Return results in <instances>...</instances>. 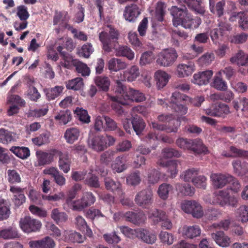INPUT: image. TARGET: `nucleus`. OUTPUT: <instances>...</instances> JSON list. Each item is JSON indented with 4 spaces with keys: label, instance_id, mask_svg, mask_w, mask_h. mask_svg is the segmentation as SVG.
Here are the masks:
<instances>
[{
    "label": "nucleus",
    "instance_id": "obj_1",
    "mask_svg": "<svg viewBox=\"0 0 248 248\" xmlns=\"http://www.w3.org/2000/svg\"><path fill=\"white\" fill-rule=\"evenodd\" d=\"M119 36L118 31L112 28L110 29L108 33L105 31L101 32L99 38L102 44L103 49L107 53L112 52L114 49L116 56L125 57L129 60H133L134 58V53L130 47L126 46H120L117 47Z\"/></svg>",
    "mask_w": 248,
    "mask_h": 248
},
{
    "label": "nucleus",
    "instance_id": "obj_2",
    "mask_svg": "<svg viewBox=\"0 0 248 248\" xmlns=\"http://www.w3.org/2000/svg\"><path fill=\"white\" fill-rule=\"evenodd\" d=\"M170 13L173 16L172 22L175 27L181 25L185 29H189L199 27V23L191 17L185 5L181 7L173 6L170 9Z\"/></svg>",
    "mask_w": 248,
    "mask_h": 248
},
{
    "label": "nucleus",
    "instance_id": "obj_3",
    "mask_svg": "<svg viewBox=\"0 0 248 248\" xmlns=\"http://www.w3.org/2000/svg\"><path fill=\"white\" fill-rule=\"evenodd\" d=\"M181 209L186 213L191 214L194 217H202L203 215L202 208L194 200L185 201L181 203Z\"/></svg>",
    "mask_w": 248,
    "mask_h": 248
},
{
    "label": "nucleus",
    "instance_id": "obj_4",
    "mask_svg": "<svg viewBox=\"0 0 248 248\" xmlns=\"http://www.w3.org/2000/svg\"><path fill=\"white\" fill-rule=\"evenodd\" d=\"M178 56L175 49L174 48L168 49L159 53L156 61L160 65L169 66L175 62Z\"/></svg>",
    "mask_w": 248,
    "mask_h": 248
},
{
    "label": "nucleus",
    "instance_id": "obj_5",
    "mask_svg": "<svg viewBox=\"0 0 248 248\" xmlns=\"http://www.w3.org/2000/svg\"><path fill=\"white\" fill-rule=\"evenodd\" d=\"M19 225L24 232L29 233L39 231L42 224L40 221L36 219L26 216L20 219Z\"/></svg>",
    "mask_w": 248,
    "mask_h": 248
},
{
    "label": "nucleus",
    "instance_id": "obj_6",
    "mask_svg": "<svg viewBox=\"0 0 248 248\" xmlns=\"http://www.w3.org/2000/svg\"><path fill=\"white\" fill-rule=\"evenodd\" d=\"M153 196L152 191L150 189H143L136 194L135 202L138 205L148 208L153 202Z\"/></svg>",
    "mask_w": 248,
    "mask_h": 248
},
{
    "label": "nucleus",
    "instance_id": "obj_7",
    "mask_svg": "<svg viewBox=\"0 0 248 248\" xmlns=\"http://www.w3.org/2000/svg\"><path fill=\"white\" fill-rule=\"evenodd\" d=\"M95 201V197L92 192H86L83 194L80 200L73 202V207L75 210L81 211L85 208L91 206Z\"/></svg>",
    "mask_w": 248,
    "mask_h": 248
},
{
    "label": "nucleus",
    "instance_id": "obj_8",
    "mask_svg": "<svg viewBox=\"0 0 248 248\" xmlns=\"http://www.w3.org/2000/svg\"><path fill=\"white\" fill-rule=\"evenodd\" d=\"M230 112L228 105L224 103L213 105L205 110V113L208 115L222 118H225Z\"/></svg>",
    "mask_w": 248,
    "mask_h": 248
},
{
    "label": "nucleus",
    "instance_id": "obj_9",
    "mask_svg": "<svg viewBox=\"0 0 248 248\" xmlns=\"http://www.w3.org/2000/svg\"><path fill=\"white\" fill-rule=\"evenodd\" d=\"M105 138L104 136H89L88 143L90 148L93 150L100 152L107 148Z\"/></svg>",
    "mask_w": 248,
    "mask_h": 248
},
{
    "label": "nucleus",
    "instance_id": "obj_10",
    "mask_svg": "<svg viewBox=\"0 0 248 248\" xmlns=\"http://www.w3.org/2000/svg\"><path fill=\"white\" fill-rule=\"evenodd\" d=\"M140 13L139 7L135 4H132L125 7L123 16L125 20L134 23L136 21Z\"/></svg>",
    "mask_w": 248,
    "mask_h": 248
},
{
    "label": "nucleus",
    "instance_id": "obj_11",
    "mask_svg": "<svg viewBox=\"0 0 248 248\" xmlns=\"http://www.w3.org/2000/svg\"><path fill=\"white\" fill-rule=\"evenodd\" d=\"M210 178L213 181L214 187L216 188H221L227 184L231 183L233 176L229 174L213 173L211 174Z\"/></svg>",
    "mask_w": 248,
    "mask_h": 248
},
{
    "label": "nucleus",
    "instance_id": "obj_12",
    "mask_svg": "<svg viewBox=\"0 0 248 248\" xmlns=\"http://www.w3.org/2000/svg\"><path fill=\"white\" fill-rule=\"evenodd\" d=\"M213 75L212 70H206L198 72L193 75L192 82L200 86L207 85L209 83Z\"/></svg>",
    "mask_w": 248,
    "mask_h": 248
},
{
    "label": "nucleus",
    "instance_id": "obj_13",
    "mask_svg": "<svg viewBox=\"0 0 248 248\" xmlns=\"http://www.w3.org/2000/svg\"><path fill=\"white\" fill-rule=\"evenodd\" d=\"M58 150L53 149L50 150L49 152L46 153L42 151L36 152L39 165H45L51 163L54 159V156L57 155Z\"/></svg>",
    "mask_w": 248,
    "mask_h": 248
},
{
    "label": "nucleus",
    "instance_id": "obj_14",
    "mask_svg": "<svg viewBox=\"0 0 248 248\" xmlns=\"http://www.w3.org/2000/svg\"><path fill=\"white\" fill-rule=\"evenodd\" d=\"M104 183L106 188L115 194L120 197L123 196L124 192L122 188L121 184L118 181H115L110 177H106L104 179Z\"/></svg>",
    "mask_w": 248,
    "mask_h": 248
},
{
    "label": "nucleus",
    "instance_id": "obj_15",
    "mask_svg": "<svg viewBox=\"0 0 248 248\" xmlns=\"http://www.w3.org/2000/svg\"><path fill=\"white\" fill-rule=\"evenodd\" d=\"M59 156L58 166L64 173H68L70 170L71 160L67 153H63L58 150L57 155Z\"/></svg>",
    "mask_w": 248,
    "mask_h": 248
},
{
    "label": "nucleus",
    "instance_id": "obj_16",
    "mask_svg": "<svg viewBox=\"0 0 248 248\" xmlns=\"http://www.w3.org/2000/svg\"><path fill=\"white\" fill-rule=\"evenodd\" d=\"M124 217L126 221L137 225L143 223L146 219L145 215L142 212L128 211L124 214Z\"/></svg>",
    "mask_w": 248,
    "mask_h": 248
},
{
    "label": "nucleus",
    "instance_id": "obj_17",
    "mask_svg": "<svg viewBox=\"0 0 248 248\" xmlns=\"http://www.w3.org/2000/svg\"><path fill=\"white\" fill-rule=\"evenodd\" d=\"M211 236L216 243L220 247L225 248L230 246V238L222 231L211 233Z\"/></svg>",
    "mask_w": 248,
    "mask_h": 248
},
{
    "label": "nucleus",
    "instance_id": "obj_18",
    "mask_svg": "<svg viewBox=\"0 0 248 248\" xmlns=\"http://www.w3.org/2000/svg\"><path fill=\"white\" fill-rule=\"evenodd\" d=\"M117 75L120 76V80L133 81L139 76V69L138 66L133 65L130 68L125 71L123 74L119 72L117 74Z\"/></svg>",
    "mask_w": 248,
    "mask_h": 248
},
{
    "label": "nucleus",
    "instance_id": "obj_19",
    "mask_svg": "<svg viewBox=\"0 0 248 248\" xmlns=\"http://www.w3.org/2000/svg\"><path fill=\"white\" fill-rule=\"evenodd\" d=\"M29 244L31 248H54L55 246L54 241L49 236L40 240L31 241Z\"/></svg>",
    "mask_w": 248,
    "mask_h": 248
},
{
    "label": "nucleus",
    "instance_id": "obj_20",
    "mask_svg": "<svg viewBox=\"0 0 248 248\" xmlns=\"http://www.w3.org/2000/svg\"><path fill=\"white\" fill-rule=\"evenodd\" d=\"M24 189L16 186H11L10 191L14 194L13 202L16 207H19L25 202L26 197L24 195Z\"/></svg>",
    "mask_w": 248,
    "mask_h": 248
},
{
    "label": "nucleus",
    "instance_id": "obj_21",
    "mask_svg": "<svg viewBox=\"0 0 248 248\" xmlns=\"http://www.w3.org/2000/svg\"><path fill=\"white\" fill-rule=\"evenodd\" d=\"M145 100V97L144 94L140 92L138 90H135L132 88H129L128 91L124 95V100L136 102H141Z\"/></svg>",
    "mask_w": 248,
    "mask_h": 248
},
{
    "label": "nucleus",
    "instance_id": "obj_22",
    "mask_svg": "<svg viewBox=\"0 0 248 248\" xmlns=\"http://www.w3.org/2000/svg\"><path fill=\"white\" fill-rule=\"evenodd\" d=\"M44 173L51 175L53 177L55 182L58 186H62L65 185L66 179L57 168L51 167L48 169H45Z\"/></svg>",
    "mask_w": 248,
    "mask_h": 248
},
{
    "label": "nucleus",
    "instance_id": "obj_23",
    "mask_svg": "<svg viewBox=\"0 0 248 248\" xmlns=\"http://www.w3.org/2000/svg\"><path fill=\"white\" fill-rule=\"evenodd\" d=\"M80 133V130L78 127H70L66 130L64 134V138L67 143L73 144L78 140Z\"/></svg>",
    "mask_w": 248,
    "mask_h": 248
},
{
    "label": "nucleus",
    "instance_id": "obj_24",
    "mask_svg": "<svg viewBox=\"0 0 248 248\" xmlns=\"http://www.w3.org/2000/svg\"><path fill=\"white\" fill-rule=\"evenodd\" d=\"M94 82L98 88L105 92H107L109 89L110 80L107 76H99L95 77Z\"/></svg>",
    "mask_w": 248,
    "mask_h": 248
},
{
    "label": "nucleus",
    "instance_id": "obj_25",
    "mask_svg": "<svg viewBox=\"0 0 248 248\" xmlns=\"http://www.w3.org/2000/svg\"><path fill=\"white\" fill-rule=\"evenodd\" d=\"M189 150L198 154H206L208 151L207 148L203 144L202 140L199 139L191 140Z\"/></svg>",
    "mask_w": 248,
    "mask_h": 248
},
{
    "label": "nucleus",
    "instance_id": "obj_26",
    "mask_svg": "<svg viewBox=\"0 0 248 248\" xmlns=\"http://www.w3.org/2000/svg\"><path fill=\"white\" fill-rule=\"evenodd\" d=\"M133 130L137 135L142 134L146 124L143 120L137 115L134 116L131 120Z\"/></svg>",
    "mask_w": 248,
    "mask_h": 248
},
{
    "label": "nucleus",
    "instance_id": "obj_27",
    "mask_svg": "<svg viewBox=\"0 0 248 248\" xmlns=\"http://www.w3.org/2000/svg\"><path fill=\"white\" fill-rule=\"evenodd\" d=\"M127 64L121 59L113 58L108 62V68L110 71L117 72L125 69Z\"/></svg>",
    "mask_w": 248,
    "mask_h": 248
},
{
    "label": "nucleus",
    "instance_id": "obj_28",
    "mask_svg": "<svg viewBox=\"0 0 248 248\" xmlns=\"http://www.w3.org/2000/svg\"><path fill=\"white\" fill-rule=\"evenodd\" d=\"M232 165L234 171L238 175H244L248 172V163L240 160H236L233 161Z\"/></svg>",
    "mask_w": 248,
    "mask_h": 248
},
{
    "label": "nucleus",
    "instance_id": "obj_29",
    "mask_svg": "<svg viewBox=\"0 0 248 248\" xmlns=\"http://www.w3.org/2000/svg\"><path fill=\"white\" fill-rule=\"evenodd\" d=\"M170 78V76L163 71H156V84L158 90L166 85Z\"/></svg>",
    "mask_w": 248,
    "mask_h": 248
},
{
    "label": "nucleus",
    "instance_id": "obj_30",
    "mask_svg": "<svg viewBox=\"0 0 248 248\" xmlns=\"http://www.w3.org/2000/svg\"><path fill=\"white\" fill-rule=\"evenodd\" d=\"M54 119L60 124H66L72 119L71 113L68 109L61 110L56 114Z\"/></svg>",
    "mask_w": 248,
    "mask_h": 248
},
{
    "label": "nucleus",
    "instance_id": "obj_31",
    "mask_svg": "<svg viewBox=\"0 0 248 248\" xmlns=\"http://www.w3.org/2000/svg\"><path fill=\"white\" fill-rule=\"evenodd\" d=\"M183 235L186 238L192 239L199 236L201 233L200 228L196 225L185 226L183 228Z\"/></svg>",
    "mask_w": 248,
    "mask_h": 248
},
{
    "label": "nucleus",
    "instance_id": "obj_32",
    "mask_svg": "<svg viewBox=\"0 0 248 248\" xmlns=\"http://www.w3.org/2000/svg\"><path fill=\"white\" fill-rule=\"evenodd\" d=\"M51 217L58 225L65 222L68 219L67 214L65 212L60 211L58 208H54L52 210Z\"/></svg>",
    "mask_w": 248,
    "mask_h": 248
},
{
    "label": "nucleus",
    "instance_id": "obj_33",
    "mask_svg": "<svg viewBox=\"0 0 248 248\" xmlns=\"http://www.w3.org/2000/svg\"><path fill=\"white\" fill-rule=\"evenodd\" d=\"M212 87L220 91H226L228 89L227 82L221 77V75L215 76L211 83Z\"/></svg>",
    "mask_w": 248,
    "mask_h": 248
},
{
    "label": "nucleus",
    "instance_id": "obj_34",
    "mask_svg": "<svg viewBox=\"0 0 248 248\" xmlns=\"http://www.w3.org/2000/svg\"><path fill=\"white\" fill-rule=\"evenodd\" d=\"M10 151L18 157L21 159H25L30 155V151L28 147L12 146Z\"/></svg>",
    "mask_w": 248,
    "mask_h": 248
},
{
    "label": "nucleus",
    "instance_id": "obj_35",
    "mask_svg": "<svg viewBox=\"0 0 248 248\" xmlns=\"http://www.w3.org/2000/svg\"><path fill=\"white\" fill-rule=\"evenodd\" d=\"M65 85L66 88L68 90H73L74 91L80 90L84 86L83 78H76L69 80L66 82Z\"/></svg>",
    "mask_w": 248,
    "mask_h": 248
},
{
    "label": "nucleus",
    "instance_id": "obj_36",
    "mask_svg": "<svg viewBox=\"0 0 248 248\" xmlns=\"http://www.w3.org/2000/svg\"><path fill=\"white\" fill-rule=\"evenodd\" d=\"M201 0H185V3L187 6L192 10L200 15H204L205 13L204 8L201 6Z\"/></svg>",
    "mask_w": 248,
    "mask_h": 248
},
{
    "label": "nucleus",
    "instance_id": "obj_37",
    "mask_svg": "<svg viewBox=\"0 0 248 248\" xmlns=\"http://www.w3.org/2000/svg\"><path fill=\"white\" fill-rule=\"evenodd\" d=\"M112 169L115 172L120 173L126 170L125 160L124 155L119 156L116 158L112 164Z\"/></svg>",
    "mask_w": 248,
    "mask_h": 248
},
{
    "label": "nucleus",
    "instance_id": "obj_38",
    "mask_svg": "<svg viewBox=\"0 0 248 248\" xmlns=\"http://www.w3.org/2000/svg\"><path fill=\"white\" fill-rule=\"evenodd\" d=\"M110 100L113 102L111 105L112 108L119 115H122L124 113V109L122 105L127 104L126 101H121L118 100L117 96H111Z\"/></svg>",
    "mask_w": 248,
    "mask_h": 248
},
{
    "label": "nucleus",
    "instance_id": "obj_39",
    "mask_svg": "<svg viewBox=\"0 0 248 248\" xmlns=\"http://www.w3.org/2000/svg\"><path fill=\"white\" fill-rule=\"evenodd\" d=\"M193 70V65L180 64L177 66V72L178 77L183 78L191 74Z\"/></svg>",
    "mask_w": 248,
    "mask_h": 248
},
{
    "label": "nucleus",
    "instance_id": "obj_40",
    "mask_svg": "<svg viewBox=\"0 0 248 248\" xmlns=\"http://www.w3.org/2000/svg\"><path fill=\"white\" fill-rule=\"evenodd\" d=\"M18 237V233L15 228L9 227L0 231V238H1L4 239H11Z\"/></svg>",
    "mask_w": 248,
    "mask_h": 248
},
{
    "label": "nucleus",
    "instance_id": "obj_41",
    "mask_svg": "<svg viewBox=\"0 0 248 248\" xmlns=\"http://www.w3.org/2000/svg\"><path fill=\"white\" fill-rule=\"evenodd\" d=\"M7 180L12 184L19 183L21 181V172L16 170H7Z\"/></svg>",
    "mask_w": 248,
    "mask_h": 248
},
{
    "label": "nucleus",
    "instance_id": "obj_42",
    "mask_svg": "<svg viewBox=\"0 0 248 248\" xmlns=\"http://www.w3.org/2000/svg\"><path fill=\"white\" fill-rule=\"evenodd\" d=\"M10 213L9 204L3 199H0V221L7 219Z\"/></svg>",
    "mask_w": 248,
    "mask_h": 248
},
{
    "label": "nucleus",
    "instance_id": "obj_43",
    "mask_svg": "<svg viewBox=\"0 0 248 248\" xmlns=\"http://www.w3.org/2000/svg\"><path fill=\"white\" fill-rule=\"evenodd\" d=\"M50 136V133L46 132L41 134L38 137L33 138L32 141L34 144L40 146L49 142Z\"/></svg>",
    "mask_w": 248,
    "mask_h": 248
},
{
    "label": "nucleus",
    "instance_id": "obj_44",
    "mask_svg": "<svg viewBox=\"0 0 248 248\" xmlns=\"http://www.w3.org/2000/svg\"><path fill=\"white\" fill-rule=\"evenodd\" d=\"M172 189V186L167 183H163L159 186L157 194L159 197L163 200H166L169 196V191Z\"/></svg>",
    "mask_w": 248,
    "mask_h": 248
},
{
    "label": "nucleus",
    "instance_id": "obj_45",
    "mask_svg": "<svg viewBox=\"0 0 248 248\" xmlns=\"http://www.w3.org/2000/svg\"><path fill=\"white\" fill-rule=\"evenodd\" d=\"M176 187L184 196H192L195 193V188L188 184H177Z\"/></svg>",
    "mask_w": 248,
    "mask_h": 248
},
{
    "label": "nucleus",
    "instance_id": "obj_46",
    "mask_svg": "<svg viewBox=\"0 0 248 248\" xmlns=\"http://www.w3.org/2000/svg\"><path fill=\"white\" fill-rule=\"evenodd\" d=\"M64 87L62 86H56L48 89L46 93V98L49 100L55 99L60 95Z\"/></svg>",
    "mask_w": 248,
    "mask_h": 248
},
{
    "label": "nucleus",
    "instance_id": "obj_47",
    "mask_svg": "<svg viewBox=\"0 0 248 248\" xmlns=\"http://www.w3.org/2000/svg\"><path fill=\"white\" fill-rule=\"evenodd\" d=\"M166 4L162 1H158L156 5V20L162 22L166 14Z\"/></svg>",
    "mask_w": 248,
    "mask_h": 248
},
{
    "label": "nucleus",
    "instance_id": "obj_48",
    "mask_svg": "<svg viewBox=\"0 0 248 248\" xmlns=\"http://www.w3.org/2000/svg\"><path fill=\"white\" fill-rule=\"evenodd\" d=\"M15 140L12 132L4 128L0 129V142L8 144Z\"/></svg>",
    "mask_w": 248,
    "mask_h": 248
},
{
    "label": "nucleus",
    "instance_id": "obj_49",
    "mask_svg": "<svg viewBox=\"0 0 248 248\" xmlns=\"http://www.w3.org/2000/svg\"><path fill=\"white\" fill-rule=\"evenodd\" d=\"M137 237L141 238L142 241L148 244H153L155 241L154 235L146 230H140L137 232Z\"/></svg>",
    "mask_w": 248,
    "mask_h": 248
},
{
    "label": "nucleus",
    "instance_id": "obj_50",
    "mask_svg": "<svg viewBox=\"0 0 248 248\" xmlns=\"http://www.w3.org/2000/svg\"><path fill=\"white\" fill-rule=\"evenodd\" d=\"M75 113L77 115L78 120L83 123L88 124L90 122V116L86 110L77 107L75 110Z\"/></svg>",
    "mask_w": 248,
    "mask_h": 248
},
{
    "label": "nucleus",
    "instance_id": "obj_51",
    "mask_svg": "<svg viewBox=\"0 0 248 248\" xmlns=\"http://www.w3.org/2000/svg\"><path fill=\"white\" fill-rule=\"evenodd\" d=\"M141 178L140 172L137 170L130 174L126 178V183L132 186H136L140 184Z\"/></svg>",
    "mask_w": 248,
    "mask_h": 248
},
{
    "label": "nucleus",
    "instance_id": "obj_52",
    "mask_svg": "<svg viewBox=\"0 0 248 248\" xmlns=\"http://www.w3.org/2000/svg\"><path fill=\"white\" fill-rule=\"evenodd\" d=\"M199 170L196 168H191L184 171L181 175V177L185 182H189L192 181V179L196 177L198 174Z\"/></svg>",
    "mask_w": 248,
    "mask_h": 248
},
{
    "label": "nucleus",
    "instance_id": "obj_53",
    "mask_svg": "<svg viewBox=\"0 0 248 248\" xmlns=\"http://www.w3.org/2000/svg\"><path fill=\"white\" fill-rule=\"evenodd\" d=\"M117 77H115L114 79L116 84L115 93L121 95L124 100V95L128 91V90L122 82L124 80H120V76L119 75H117Z\"/></svg>",
    "mask_w": 248,
    "mask_h": 248
},
{
    "label": "nucleus",
    "instance_id": "obj_54",
    "mask_svg": "<svg viewBox=\"0 0 248 248\" xmlns=\"http://www.w3.org/2000/svg\"><path fill=\"white\" fill-rule=\"evenodd\" d=\"M244 59L245 53L242 50H240L230 59V61L232 64L236 63L239 66H246Z\"/></svg>",
    "mask_w": 248,
    "mask_h": 248
},
{
    "label": "nucleus",
    "instance_id": "obj_55",
    "mask_svg": "<svg viewBox=\"0 0 248 248\" xmlns=\"http://www.w3.org/2000/svg\"><path fill=\"white\" fill-rule=\"evenodd\" d=\"M115 152L112 150H107L103 153L100 156V162L101 164L108 165L114 158Z\"/></svg>",
    "mask_w": 248,
    "mask_h": 248
},
{
    "label": "nucleus",
    "instance_id": "obj_56",
    "mask_svg": "<svg viewBox=\"0 0 248 248\" xmlns=\"http://www.w3.org/2000/svg\"><path fill=\"white\" fill-rule=\"evenodd\" d=\"M162 155L166 158H169L172 157H179L181 156L182 153L178 150L172 148H165L162 150Z\"/></svg>",
    "mask_w": 248,
    "mask_h": 248
},
{
    "label": "nucleus",
    "instance_id": "obj_57",
    "mask_svg": "<svg viewBox=\"0 0 248 248\" xmlns=\"http://www.w3.org/2000/svg\"><path fill=\"white\" fill-rule=\"evenodd\" d=\"M85 184L88 186L98 188L100 186L98 177L94 174L89 173L85 179Z\"/></svg>",
    "mask_w": 248,
    "mask_h": 248
},
{
    "label": "nucleus",
    "instance_id": "obj_58",
    "mask_svg": "<svg viewBox=\"0 0 248 248\" xmlns=\"http://www.w3.org/2000/svg\"><path fill=\"white\" fill-rule=\"evenodd\" d=\"M179 163L180 162L177 160H170L167 161L165 164L160 162V165H162L163 166H166L168 167L169 170L170 172L171 175L172 177H174L178 173L177 168Z\"/></svg>",
    "mask_w": 248,
    "mask_h": 248
},
{
    "label": "nucleus",
    "instance_id": "obj_59",
    "mask_svg": "<svg viewBox=\"0 0 248 248\" xmlns=\"http://www.w3.org/2000/svg\"><path fill=\"white\" fill-rule=\"evenodd\" d=\"M77 72L83 77L88 76L90 73V68L85 63L78 60L75 66Z\"/></svg>",
    "mask_w": 248,
    "mask_h": 248
},
{
    "label": "nucleus",
    "instance_id": "obj_60",
    "mask_svg": "<svg viewBox=\"0 0 248 248\" xmlns=\"http://www.w3.org/2000/svg\"><path fill=\"white\" fill-rule=\"evenodd\" d=\"M62 57L64 61L63 62H62V65L67 69H70L72 66H75V63L78 61V60L74 59L71 55L67 52Z\"/></svg>",
    "mask_w": 248,
    "mask_h": 248
},
{
    "label": "nucleus",
    "instance_id": "obj_61",
    "mask_svg": "<svg viewBox=\"0 0 248 248\" xmlns=\"http://www.w3.org/2000/svg\"><path fill=\"white\" fill-rule=\"evenodd\" d=\"M128 38L129 42L136 48H140L142 47V44L136 32L132 31L129 32Z\"/></svg>",
    "mask_w": 248,
    "mask_h": 248
},
{
    "label": "nucleus",
    "instance_id": "obj_62",
    "mask_svg": "<svg viewBox=\"0 0 248 248\" xmlns=\"http://www.w3.org/2000/svg\"><path fill=\"white\" fill-rule=\"evenodd\" d=\"M237 214L242 223L248 221V206L242 205L237 209Z\"/></svg>",
    "mask_w": 248,
    "mask_h": 248
},
{
    "label": "nucleus",
    "instance_id": "obj_63",
    "mask_svg": "<svg viewBox=\"0 0 248 248\" xmlns=\"http://www.w3.org/2000/svg\"><path fill=\"white\" fill-rule=\"evenodd\" d=\"M248 33L241 32L234 35L231 38V42L235 44H244L247 41Z\"/></svg>",
    "mask_w": 248,
    "mask_h": 248
},
{
    "label": "nucleus",
    "instance_id": "obj_64",
    "mask_svg": "<svg viewBox=\"0 0 248 248\" xmlns=\"http://www.w3.org/2000/svg\"><path fill=\"white\" fill-rule=\"evenodd\" d=\"M104 240L108 244H117L121 241V238L117 234L116 232L114 231L111 233H105L103 235Z\"/></svg>",
    "mask_w": 248,
    "mask_h": 248
}]
</instances>
